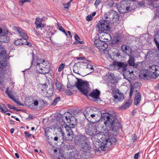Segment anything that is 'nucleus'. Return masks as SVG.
Wrapping results in <instances>:
<instances>
[{
  "instance_id": "nucleus-1",
  "label": "nucleus",
  "mask_w": 159,
  "mask_h": 159,
  "mask_svg": "<svg viewBox=\"0 0 159 159\" xmlns=\"http://www.w3.org/2000/svg\"><path fill=\"white\" fill-rule=\"evenodd\" d=\"M101 118L105 121L104 123L107 127V131L112 132L116 135L119 133L121 126L115 116L108 113H101Z\"/></svg>"
},
{
  "instance_id": "nucleus-2",
  "label": "nucleus",
  "mask_w": 159,
  "mask_h": 159,
  "mask_svg": "<svg viewBox=\"0 0 159 159\" xmlns=\"http://www.w3.org/2000/svg\"><path fill=\"white\" fill-rule=\"evenodd\" d=\"M77 81L76 82L75 85L80 90L84 95L87 97H91L93 98V100L96 102H98L100 101L99 97L100 93L97 89L93 90L92 92L89 95L87 93L89 91V85L87 81H85L81 79L77 78Z\"/></svg>"
},
{
  "instance_id": "nucleus-3",
  "label": "nucleus",
  "mask_w": 159,
  "mask_h": 159,
  "mask_svg": "<svg viewBox=\"0 0 159 159\" xmlns=\"http://www.w3.org/2000/svg\"><path fill=\"white\" fill-rule=\"evenodd\" d=\"M8 55L2 45L0 44V75L3 76L6 73V67L8 65L7 57Z\"/></svg>"
},
{
  "instance_id": "nucleus-4",
  "label": "nucleus",
  "mask_w": 159,
  "mask_h": 159,
  "mask_svg": "<svg viewBox=\"0 0 159 159\" xmlns=\"http://www.w3.org/2000/svg\"><path fill=\"white\" fill-rule=\"evenodd\" d=\"M159 75V66L153 65L150 66L149 70H145L140 75V77L144 80L156 78Z\"/></svg>"
},
{
  "instance_id": "nucleus-5",
  "label": "nucleus",
  "mask_w": 159,
  "mask_h": 159,
  "mask_svg": "<svg viewBox=\"0 0 159 159\" xmlns=\"http://www.w3.org/2000/svg\"><path fill=\"white\" fill-rule=\"evenodd\" d=\"M114 65L115 68L119 70H120L123 72V75L125 78L128 80H130L133 77L132 75L133 74V71L127 70L126 69L127 64L124 62L120 61H114Z\"/></svg>"
},
{
  "instance_id": "nucleus-6",
  "label": "nucleus",
  "mask_w": 159,
  "mask_h": 159,
  "mask_svg": "<svg viewBox=\"0 0 159 159\" xmlns=\"http://www.w3.org/2000/svg\"><path fill=\"white\" fill-rule=\"evenodd\" d=\"M85 132L87 134L90 136L96 135L99 134L96 126L91 124H88L86 125Z\"/></svg>"
},
{
  "instance_id": "nucleus-7",
  "label": "nucleus",
  "mask_w": 159,
  "mask_h": 159,
  "mask_svg": "<svg viewBox=\"0 0 159 159\" xmlns=\"http://www.w3.org/2000/svg\"><path fill=\"white\" fill-rule=\"evenodd\" d=\"M107 20H100L99 22L96 25V27L98 28V31L99 33L104 31H109L110 27L107 22Z\"/></svg>"
},
{
  "instance_id": "nucleus-8",
  "label": "nucleus",
  "mask_w": 159,
  "mask_h": 159,
  "mask_svg": "<svg viewBox=\"0 0 159 159\" xmlns=\"http://www.w3.org/2000/svg\"><path fill=\"white\" fill-rule=\"evenodd\" d=\"M115 7L117 10H129L130 5L128 3L125 1H123L118 3H115Z\"/></svg>"
},
{
  "instance_id": "nucleus-9",
  "label": "nucleus",
  "mask_w": 159,
  "mask_h": 159,
  "mask_svg": "<svg viewBox=\"0 0 159 159\" xmlns=\"http://www.w3.org/2000/svg\"><path fill=\"white\" fill-rule=\"evenodd\" d=\"M69 150V153H68V157L64 156L63 159H77L79 153L76 148L73 147L72 149Z\"/></svg>"
},
{
  "instance_id": "nucleus-10",
  "label": "nucleus",
  "mask_w": 159,
  "mask_h": 159,
  "mask_svg": "<svg viewBox=\"0 0 159 159\" xmlns=\"http://www.w3.org/2000/svg\"><path fill=\"white\" fill-rule=\"evenodd\" d=\"M71 127L66 126L65 127L66 135L65 137L66 140L70 141L72 140L74 137L73 132L71 129Z\"/></svg>"
},
{
  "instance_id": "nucleus-11",
  "label": "nucleus",
  "mask_w": 159,
  "mask_h": 159,
  "mask_svg": "<svg viewBox=\"0 0 159 159\" xmlns=\"http://www.w3.org/2000/svg\"><path fill=\"white\" fill-rule=\"evenodd\" d=\"M35 64L37 70H42V68L45 69L46 66V63L44 59L40 58H38L37 60V62Z\"/></svg>"
},
{
  "instance_id": "nucleus-12",
  "label": "nucleus",
  "mask_w": 159,
  "mask_h": 159,
  "mask_svg": "<svg viewBox=\"0 0 159 159\" xmlns=\"http://www.w3.org/2000/svg\"><path fill=\"white\" fill-rule=\"evenodd\" d=\"M96 47L99 50H104L107 48V43L100 40L97 39L94 42Z\"/></svg>"
},
{
  "instance_id": "nucleus-13",
  "label": "nucleus",
  "mask_w": 159,
  "mask_h": 159,
  "mask_svg": "<svg viewBox=\"0 0 159 159\" xmlns=\"http://www.w3.org/2000/svg\"><path fill=\"white\" fill-rule=\"evenodd\" d=\"M87 139L90 138H87L85 135L81 134H78L75 137V142L78 143L79 144H81L83 142L86 141Z\"/></svg>"
},
{
  "instance_id": "nucleus-14",
  "label": "nucleus",
  "mask_w": 159,
  "mask_h": 159,
  "mask_svg": "<svg viewBox=\"0 0 159 159\" xmlns=\"http://www.w3.org/2000/svg\"><path fill=\"white\" fill-rule=\"evenodd\" d=\"M50 121L48 120L46 122L45 124L44 125V129L45 131V134L48 143H50L49 141V129H50Z\"/></svg>"
},
{
  "instance_id": "nucleus-15",
  "label": "nucleus",
  "mask_w": 159,
  "mask_h": 159,
  "mask_svg": "<svg viewBox=\"0 0 159 159\" xmlns=\"http://www.w3.org/2000/svg\"><path fill=\"white\" fill-rule=\"evenodd\" d=\"M90 139H87L86 140V141L82 143L81 145V147L82 148L81 149L83 152H86L87 151L89 150L91 148V146H90V143L89 140Z\"/></svg>"
},
{
  "instance_id": "nucleus-16",
  "label": "nucleus",
  "mask_w": 159,
  "mask_h": 159,
  "mask_svg": "<svg viewBox=\"0 0 159 159\" xmlns=\"http://www.w3.org/2000/svg\"><path fill=\"white\" fill-rule=\"evenodd\" d=\"M8 89L9 88L8 87H7L5 91V93L8 95L9 97L13 101L15 102L18 104L19 106H23V104L21 103L20 101H18V100H16L15 97L14 96V95H11L12 94V92L9 91Z\"/></svg>"
},
{
  "instance_id": "nucleus-17",
  "label": "nucleus",
  "mask_w": 159,
  "mask_h": 159,
  "mask_svg": "<svg viewBox=\"0 0 159 159\" xmlns=\"http://www.w3.org/2000/svg\"><path fill=\"white\" fill-rule=\"evenodd\" d=\"M84 64H85V62H78L77 63H75L73 68V72L79 74V72H80V70L81 66Z\"/></svg>"
},
{
  "instance_id": "nucleus-18",
  "label": "nucleus",
  "mask_w": 159,
  "mask_h": 159,
  "mask_svg": "<svg viewBox=\"0 0 159 159\" xmlns=\"http://www.w3.org/2000/svg\"><path fill=\"white\" fill-rule=\"evenodd\" d=\"M8 33V31L7 30L5 32L4 34L0 35V41L2 43H7L10 41L9 37L7 35Z\"/></svg>"
},
{
  "instance_id": "nucleus-19",
  "label": "nucleus",
  "mask_w": 159,
  "mask_h": 159,
  "mask_svg": "<svg viewBox=\"0 0 159 159\" xmlns=\"http://www.w3.org/2000/svg\"><path fill=\"white\" fill-rule=\"evenodd\" d=\"M116 139L114 136H109L108 138H105V140H104V143L103 144H104V146H105V145L108 144V143H110V145H112L113 143H116Z\"/></svg>"
},
{
  "instance_id": "nucleus-20",
  "label": "nucleus",
  "mask_w": 159,
  "mask_h": 159,
  "mask_svg": "<svg viewBox=\"0 0 159 159\" xmlns=\"http://www.w3.org/2000/svg\"><path fill=\"white\" fill-rule=\"evenodd\" d=\"M141 100V95L140 93L138 92L135 94V98L134 103L135 105L138 106Z\"/></svg>"
},
{
  "instance_id": "nucleus-21",
  "label": "nucleus",
  "mask_w": 159,
  "mask_h": 159,
  "mask_svg": "<svg viewBox=\"0 0 159 159\" xmlns=\"http://www.w3.org/2000/svg\"><path fill=\"white\" fill-rule=\"evenodd\" d=\"M65 114H64L65 115ZM63 117H65L66 119L68 122L70 124V127H71L72 128H74L75 127V126L76 125L75 124V121L72 122L71 121V120L72 119H74V117L71 115L70 116H65V115H62Z\"/></svg>"
},
{
  "instance_id": "nucleus-22",
  "label": "nucleus",
  "mask_w": 159,
  "mask_h": 159,
  "mask_svg": "<svg viewBox=\"0 0 159 159\" xmlns=\"http://www.w3.org/2000/svg\"><path fill=\"white\" fill-rule=\"evenodd\" d=\"M100 33V37L102 39L109 40L111 39L110 35L108 33L105 32L104 31L101 32Z\"/></svg>"
},
{
  "instance_id": "nucleus-23",
  "label": "nucleus",
  "mask_w": 159,
  "mask_h": 159,
  "mask_svg": "<svg viewBox=\"0 0 159 159\" xmlns=\"http://www.w3.org/2000/svg\"><path fill=\"white\" fill-rule=\"evenodd\" d=\"M129 59L127 61V65L128 64L130 66H133L134 67H136L137 65H136L134 62L135 59L134 57L132 55H129Z\"/></svg>"
},
{
  "instance_id": "nucleus-24",
  "label": "nucleus",
  "mask_w": 159,
  "mask_h": 159,
  "mask_svg": "<svg viewBox=\"0 0 159 159\" xmlns=\"http://www.w3.org/2000/svg\"><path fill=\"white\" fill-rule=\"evenodd\" d=\"M122 50L125 53H126L128 56L132 52L131 49L128 46L123 45L121 46Z\"/></svg>"
},
{
  "instance_id": "nucleus-25",
  "label": "nucleus",
  "mask_w": 159,
  "mask_h": 159,
  "mask_svg": "<svg viewBox=\"0 0 159 159\" xmlns=\"http://www.w3.org/2000/svg\"><path fill=\"white\" fill-rule=\"evenodd\" d=\"M58 150H59L58 149L54 150V154L53 157L52 159H63L64 156H62L61 154L59 152L57 153Z\"/></svg>"
},
{
  "instance_id": "nucleus-26",
  "label": "nucleus",
  "mask_w": 159,
  "mask_h": 159,
  "mask_svg": "<svg viewBox=\"0 0 159 159\" xmlns=\"http://www.w3.org/2000/svg\"><path fill=\"white\" fill-rule=\"evenodd\" d=\"M118 91V92L116 94H115L113 95V97L115 100H116L117 102L118 101H121V100H122L124 98V95L123 94H119V90H117V91Z\"/></svg>"
},
{
  "instance_id": "nucleus-27",
  "label": "nucleus",
  "mask_w": 159,
  "mask_h": 159,
  "mask_svg": "<svg viewBox=\"0 0 159 159\" xmlns=\"http://www.w3.org/2000/svg\"><path fill=\"white\" fill-rule=\"evenodd\" d=\"M93 112V111L92 110H90L89 108H87L84 111V114L85 117L87 119H90V115Z\"/></svg>"
},
{
  "instance_id": "nucleus-28",
  "label": "nucleus",
  "mask_w": 159,
  "mask_h": 159,
  "mask_svg": "<svg viewBox=\"0 0 159 159\" xmlns=\"http://www.w3.org/2000/svg\"><path fill=\"white\" fill-rule=\"evenodd\" d=\"M0 111L3 113H6L7 111H9L11 113V111L8 110L7 108L4 104H0Z\"/></svg>"
},
{
  "instance_id": "nucleus-29",
  "label": "nucleus",
  "mask_w": 159,
  "mask_h": 159,
  "mask_svg": "<svg viewBox=\"0 0 159 159\" xmlns=\"http://www.w3.org/2000/svg\"><path fill=\"white\" fill-rule=\"evenodd\" d=\"M97 116V115L95 114H93L92 113L90 115V118H88L87 119L90 122L93 123H95L98 121V120H95V119L97 118L96 116Z\"/></svg>"
},
{
  "instance_id": "nucleus-30",
  "label": "nucleus",
  "mask_w": 159,
  "mask_h": 159,
  "mask_svg": "<svg viewBox=\"0 0 159 159\" xmlns=\"http://www.w3.org/2000/svg\"><path fill=\"white\" fill-rule=\"evenodd\" d=\"M109 88L114 93V89L116 88V84L115 82H109L108 83Z\"/></svg>"
},
{
  "instance_id": "nucleus-31",
  "label": "nucleus",
  "mask_w": 159,
  "mask_h": 159,
  "mask_svg": "<svg viewBox=\"0 0 159 159\" xmlns=\"http://www.w3.org/2000/svg\"><path fill=\"white\" fill-rule=\"evenodd\" d=\"M115 3L112 0H109L106 2L105 6L107 8H109L113 6L115 7Z\"/></svg>"
},
{
  "instance_id": "nucleus-32",
  "label": "nucleus",
  "mask_w": 159,
  "mask_h": 159,
  "mask_svg": "<svg viewBox=\"0 0 159 159\" xmlns=\"http://www.w3.org/2000/svg\"><path fill=\"white\" fill-rule=\"evenodd\" d=\"M93 144H94V146L96 148H102V146L101 144V142L99 140H96L95 142H94Z\"/></svg>"
},
{
  "instance_id": "nucleus-33",
  "label": "nucleus",
  "mask_w": 159,
  "mask_h": 159,
  "mask_svg": "<svg viewBox=\"0 0 159 159\" xmlns=\"http://www.w3.org/2000/svg\"><path fill=\"white\" fill-rule=\"evenodd\" d=\"M38 20V19L37 18L36 19L35 24H36L37 27L39 28L43 27L44 26V25L42 24L40 21H39V20Z\"/></svg>"
},
{
  "instance_id": "nucleus-34",
  "label": "nucleus",
  "mask_w": 159,
  "mask_h": 159,
  "mask_svg": "<svg viewBox=\"0 0 159 159\" xmlns=\"http://www.w3.org/2000/svg\"><path fill=\"white\" fill-rule=\"evenodd\" d=\"M48 87V86L47 84L46 83L43 84H40V85L39 86L40 89H41V90L42 91L47 90V89Z\"/></svg>"
},
{
  "instance_id": "nucleus-35",
  "label": "nucleus",
  "mask_w": 159,
  "mask_h": 159,
  "mask_svg": "<svg viewBox=\"0 0 159 159\" xmlns=\"http://www.w3.org/2000/svg\"><path fill=\"white\" fill-rule=\"evenodd\" d=\"M75 43H77L82 44L84 43V42L83 41H80L78 40V39H80V38L78 36V35H77L76 34H75Z\"/></svg>"
},
{
  "instance_id": "nucleus-36",
  "label": "nucleus",
  "mask_w": 159,
  "mask_h": 159,
  "mask_svg": "<svg viewBox=\"0 0 159 159\" xmlns=\"http://www.w3.org/2000/svg\"><path fill=\"white\" fill-rule=\"evenodd\" d=\"M57 26L58 27V29L60 31H62V32H63L67 36V33L66 32L64 29L60 25V24L59 23H57Z\"/></svg>"
},
{
  "instance_id": "nucleus-37",
  "label": "nucleus",
  "mask_w": 159,
  "mask_h": 159,
  "mask_svg": "<svg viewBox=\"0 0 159 159\" xmlns=\"http://www.w3.org/2000/svg\"><path fill=\"white\" fill-rule=\"evenodd\" d=\"M130 105L131 104L129 102H126L122 106L121 108L123 109H127L129 108Z\"/></svg>"
},
{
  "instance_id": "nucleus-38",
  "label": "nucleus",
  "mask_w": 159,
  "mask_h": 159,
  "mask_svg": "<svg viewBox=\"0 0 159 159\" xmlns=\"http://www.w3.org/2000/svg\"><path fill=\"white\" fill-rule=\"evenodd\" d=\"M20 36L23 37L25 40H27L28 39V36L27 34L25 33L24 31L20 33Z\"/></svg>"
},
{
  "instance_id": "nucleus-39",
  "label": "nucleus",
  "mask_w": 159,
  "mask_h": 159,
  "mask_svg": "<svg viewBox=\"0 0 159 159\" xmlns=\"http://www.w3.org/2000/svg\"><path fill=\"white\" fill-rule=\"evenodd\" d=\"M60 100V97H57L53 101V102L51 104L52 106H55L57 103V102Z\"/></svg>"
},
{
  "instance_id": "nucleus-40",
  "label": "nucleus",
  "mask_w": 159,
  "mask_h": 159,
  "mask_svg": "<svg viewBox=\"0 0 159 159\" xmlns=\"http://www.w3.org/2000/svg\"><path fill=\"white\" fill-rule=\"evenodd\" d=\"M22 40V39H18L15 41L14 44L16 45H19L21 44Z\"/></svg>"
},
{
  "instance_id": "nucleus-41",
  "label": "nucleus",
  "mask_w": 159,
  "mask_h": 159,
  "mask_svg": "<svg viewBox=\"0 0 159 159\" xmlns=\"http://www.w3.org/2000/svg\"><path fill=\"white\" fill-rule=\"evenodd\" d=\"M45 69L42 68V70H40L39 71L38 70V71L39 72V73L43 74H45L47 73H48L50 72V70H48L47 71H45Z\"/></svg>"
},
{
  "instance_id": "nucleus-42",
  "label": "nucleus",
  "mask_w": 159,
  "mask_h": 159,
  "mask_svg": "<svg viewBox=\"0 0 159 159\" xmlns=\"http://www.w3.org/2000/svg\"><path fill=\"white\" fill-rule=\"evenodd\" d=\"M31 55H32V61L31 62V63L32 64L33 62L34 61L35 59H36V60H37L38 58H38V56H37L36 55L34 54V52H33L31 53Z\"/></svg>"
},
{
  "instance_id": "nucleus-43",
  "label": "nucleus",
  "mask_w": 159,
  "mask_h": 159,
  "mask_svg": "<svg viewBox=\"0 0 159 159\" xmlns=\"http://www.w3.org/2000/svg\"><path fill=\"white\" fill-rule=\"evenodd\" d=\"M7 106L10 109H13L14 110L16 111H20L21 110L20 109H16V108L14 107L13 106L9 104H7Z\"/></svg>"
},
{
  "instance_id": "nucleus-44",
  "label": "nucleus",
  "mask_w": 159,
  "mask_h": 159,
  "mask_svg": "<svg viewBox=\"0 0 159 159\" xmlns=\"http://www.w3.org/2000/svg\"><path fill=\"white\" fill-rule=\"evenodd\" d=\"M58 132H61L62 135L63 137H64L65 134L64 133L62 132L63 129H64L63 126L61 125V126L59 127V128H58Z\"/></svg>"
},
{
  "instance_id": "nucleus-45",
  "label": "nucleus",
  "mask_w": 159,
  "mask_h": 159,
  "mask_svg": "<svg viewBox=\"0 0 159 159\" xmlns=\"http://www.w3.org/2000/svg\"><path fill=\"white\" fill-rule=\"evenodd\" d=\"M56 87L58 89H60L61 88V84L57 80H56Z\"/></svg>"
},
{
  "instance_id": "nucleus-46",
  "label": "nucleus",
  "mask_w": 159,
  "mask_h": 159,
  "mask_svg": "<svg viewBox=\"0 0 159 159\" xmlns=\"http://www.w3.org/2000/svg\"><path fill=\"white\" fill-rule=\"evenodd\" d=\"M86 64L85 65L86 67L87 68H89V69H90L91 70H92L93 71L94 70V68L89 63H87L86 62H85V64Z\"/></svg>"
},
{
  "instance_id": "nucleus-47",
  "label": "nucleus",
  "mask_w": 159,
  "mask_h": 159,
  "mask_svg": "<svg viewBox=\"0 0 159 159\" xmlns=\"http://www.w3.org/2000/svg\"><path fill=\"white\" fill-rule=\"evenodd\" d=\"M31 0H20L19 1V5L22 6L23 5V3L26 2H30Z\"/></svg>"
},
{
  "instance_id": "nucleus-48",
  "label": "nucleus",
  "mask_w": 159,
  "mask_h": 159,
  "mask_svg": "<svg viewBox=\"0 0 159 159\" xmlns=\"http://www.w3.org/2000/svg\"><path fill=\"white\" fill-rule=\"evenodd\" d=\"M102 1V0H96L94 3V6L96 8H97L98 6L100 4Z\"/></svg>"
},
{
  "instance_id": "nucleus-49",
  "label": "nucleus",
  "mask_w": 159,
  "mask_h": 159,
  "mask_svg": "<svg viewBox=\"0 0 159 159\" xmlns=\"http://www.w3.org/2000/svg\"><path fill=\"white\" fill-rule=\"evenodd\" d=\"M65 64H61L59 66L58 68V71L60 72L64 67Z\"/></svg>"
},
{
  "instance_id": "nucleus-50",
  "label": "nucleus",
  "mask_w": 159,
  "mask_h": 159,
  "mask_svg": "<svg viewBox=\"0 0 159 159\" xmlns=\"http://www.w3.org/2000/svg\"><path fill=\"white\" fill-rule=\"evenodd\" d=\"M51 139H50V143L54 141H57L58 140V138L57 137L55 136L54 137H51Z\"/></svg>"
},
{
  "instance_id": "nucleus-51",
  "label": "nucleus",
  "mask_w": 159,
  "mask_h": 159,
  "mask_svg": "<svg viewBox=\"0 0 159 159\" xmlns=\"http://www.w3.org/2000/svg\"><path fill=\"white\" fill-rule=\"evenodd\" d=\"M93 19V17L91 14L89 15L86 17V20L88 21H90Z\"/></svg>"
},
{
  "instance_id": "nucleus-52",
  "label": "nucleus",
  "mask_w": 159,
  "mask_h": 159,
  "mask_svg": "<svg viewBox=\"0 0 159 159\" xmlns=\"http://www.w3.org/2000/svg\"><path fill=\"white\" fill-rule=\"evenodd\" d=\"M137 136L135 134H134L132 136L131 139V141L133 142H135L137 140Z\"/></svg>"
},
{
  "instance_id": "nucleus-53",
  "label": "nucleus",
  "mask_w": 159,
  "mask_h": 159,
  "mask_svg": "<svg viewBox=\"0 0 159 159\" xmlns=\"http://www.w3.org/2000/svg\"><path fill=\"white\" fill-rule=\"evenodd\" d=\"M24 134L25 136V138H29L30 136L32 135V134L29 133L27 131H25L24 132Z\"/></svg>"
},
{
  "instance_id": "nucleus-54",
  "label": "nucleus",
  "mask_w": 159,
  "mask_h": 159,
  "mask_svg": "<svg viewBox=\"0 0 159 159\" xmlns=\"http://www.w3.org/2000/svg\"><path fill=\"white\" fill-rule=\"evenodd\" d=\"M138 5L141 7H143L145 5V2L144 1H141L138 2Z\"/></svg>"
},
{
  "instance_id": "nucleus-55",
  "label": "nucleus",
  "mask_w": 159,
  "mask_h": 159,
  "mask_svg": "<svg viewBox=\"0 0 159 159\" xmlns=\"http://www.w3.org/2000/svg\"><path fill=\"white\" fill-rule=\"evenodd\" d=\"M16 30L18 31V32L19 33V34L21 33L23 31L22 29L20 28L16 27Z\"/></svg>"
},
{
  "instance_id": "nucleus-56",
  "label": "nucleus",
  "mask_w": 159,
  "mask_h": 159,
  "mask_svg": "<svg viewBox=\"0 0 159 159\" xmlns=\"http://www.w3.org/2000/svg\"><path fill=\"white\" fill-rule=\"evenodd\" d=\"M115 68V66L114 65V62H113V64L112 65H110L109 66L108 68L109 69V70H112L114 69V68Z\"/></svg>"
},
{
  "instance_id": "nucleus-57",
  "label": "nucleus",
  "mask_w": 159,
  "mask_h": 159,
  "mask_svg": "<svg viewBox=\"0 0 159 159\" xmlns=\"http://www.w3.org/2000/svg\"><path fill=\"white\" fill-rule=\"evenodd\" d=\"M134 91V89L133 88L131 87L130 88V93H129V97L131 98L132 96L133 95V93Z\"/></svg>"
},
{
  "instance_id": "nucleus-58",
  "label": "nucleus",
  "mask_w": 159,
  "mask_h": 159,
  "mask_svg": "<svg viewBox=\"0 0 159 159\" xmlns=\"http://www.w3.org/2000/svg\"><path fill=\"white\" fill-rule=\"evenodd\" d=\"M71 2L70 1L67 4H65L64 6V8H68V7H69L70 5Z\"/></svg>"
},
{
  "instance_id": "nucleus-59",
  "label": "nucleus",
  "mask_w": 159,
  "mask_h": 159,
  "mask_svg": "<svg viewBox=\"0 0 159 159\" xmlns=\"http://www.w3.org/2000/svg\"><path fill=\"white\" fill-rule=\"evenodd\" d=\"M139 153H137L135 154L134 157V159H138L139 157Z\"/></svg>"
},
{
  "instance_id": "nucleus-60",
  "label": "nucleus",
  "mask_w": 159,
  "mask_h": 159,
  "mask_svg": "<svg viewBox=\"0 0 159 159\" xmlns=\"http://www.w3.org/2000/svg\"><path fill=\"white\" fill-rule=\"evenodd\" d=\"M39 102L38 101H34V103H32V104H34V106H37L38 105Z\"/></svg>"
},
{
  "instance_id": "nucleus-61",
  "label": "nucleus",
  "mask_w": 159,
  "mask_h": 159,
  "mask_svg": "<svg viewBox=\"0 0 159 159\" xmlns=\"http://www.w3.org/2000/svg\"><path fill=\"white\" fill-rule=\"evenodd\" d=\"M26 45H28L30 47H31L32 46V44L31 43L29 42L27 40H26Z\"/></svg>"
},
{
  "instance_id": "nucleus-62",
  "label": "nucleus",
  "mask_w": 159,
  "mask_h": 159,
  "mask_svg": "<svg viewBox=\"0 0 159 159\" xmlns=\"http://www.w3.org/2000/svg\"><path fill=\"white\" fill-rule=\"evenodd\" d=\"M52 117V120H55L56 118H57V116L56 115H52L50 116V117Z\"/></svg>"
},
{
  "instance_id": "nucleus-63",
  "label": "nucleus",
  "mask_w": 159,
  "mask_h": 159,
  "mask_svg": "<svg viewBox=\"0 0 159 159\" xmlns=\"http://www.w3.org/2000/svg\"><path fill=\"white\" fill-rule=\"evenodd\" d=\"M66 93L67 95H70L72 94V93L70 90H68V91H67Z\"/></svg>"
},
{
  "instance_id": "nucleus-64",
  "label": "nucleus",
  "mask_w": 159,
  "mask_h": 159,
  "mask_svg": "<svg viewBox=\"0 0 159 159\" xmlns=\"http://www.w3.org/2000/svg\"><path fill=\"white\" fill-rule=\"evenodd\" d=\"M154 41L156 45H157V44H158V43H158V41H157L155 37L154 38Z\"/></svg>"
}]
</instances>
